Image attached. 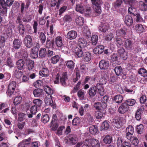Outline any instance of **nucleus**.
I'll list each match as a JSON object with an SVG mask.
<instances>
[{
  "instance_id": "nucleus-52",
  "label": "nucleus",
  "mask_w": 147,
  "mask_h": 147,
  "mask_svg": "<svg viewBox=\"0 0 147 147\" xmlns=\"http://www.w3.org/2000/svg\"><path fill=\"white\" fill-rule=\"evenodd\" d=\"M92 139L86 140L83 142L84 145L89 147L91 146Z\"/></svg>"
},
{
  "instance_id": "nucleus-1",
  "label": "nucleus",
  "mask_w": 147,
  "mask_h": 147,
  "mask_svg": "<svg viewBox=\"0 0 147 147\" xmlns=\"http://www.w3.org/2000/svg\"><path fill=\"white\" fill-rule=\"evenodd\" d=\"M70 47L71 49L74 51L76 56L79 57L82 56L84 53L83 51L84 48L78 46V44L74 41L70 42Z\"/></svg>"
},
{
  "instance_id": "nucleus-2",
  "label": "nucleus",
  "mask_w": 147,
  "mask_h": 147,
  "mask_svg": "<svg viewBox=\"0 0 147 147\" xmlns=\"http://www.w3.org/2000/svg\"><path fill=\"white\" fill-rule=\"evenodd\" d=\"M16 85V82L15 81L11 82L8 86V89L7 94L10 96L13 95Z\"/></svg>"
},
{
  "instance_id": "nucleus-50",
  "label": "nucleus",
  "mask_w": 147,
  "mask_h": 147,
  "mask_svg": "<svg viewBox=\"0 0 147 147\" xmlns=\"http://www.w3.org/2000/svg\"><path fill=\"white\" fill-rule=\"evenodd\" d=\"M26 114L23 113H20L18 115V119L20 121H23L26 118Z\"/></svg>"
},
{
  "instance_id": "nucleus-26",
  "label": "nucleus",
  "mask_w": 147,
  "mask_h": 147,
  "mask_svg": "<svg viewBox=\"0 0 147 147\" xmlns=\"http://www.w3.org/2000/svg\"><path fill=\"white\" fill-rule=\"evenodd\" d=\"M96 87L98 90L100 94L101 95H103L104 93L102 85L99 83H98L96 85Z\"/></svg>"
},
{
  "instance_id": "nucleus-44",
  "label": "nucleus",
  "mask_w": 147,
  "mask_h": 147,
  "mask_svg": "<svg viewBox=\"0 0 147 147\" xmlns=\"http://www.w3.org/2000/svg\"><path fill=\"white\" fill-rule=\"evenodd\" d=\"M138 73L142 76H147V71L144 69L140 68L138 71Z\"/></svg>"
},
{
  "instance_id": "nucleus-21",
  "label": "nucleus",
  "mask_w": 147,
  "mask_h": 147,
  "mask_svg": "<svg viewBox=\"0 0 147 147\" xmlns=\"http://www.w3.org/2000/svg\"><path fill=\"white\" fill-rule=\"evenodd\" d=\"M76 9V11L81 13H82L84 12V7L82 4L77 5Z\"/></svg>"
},
{
  "instance_id": "nucleus-56",
  "label": "nucleus",
  "mask_w": 147,
  "mask_h": 147,
  "mask_svg": "<svg viewBox=\"0 0 147 147\" xmlns=\"http://www.w3.org/2000/svg\"><path fill=\"white\" fill-rule=\"evenodd\" d=\"M135 146H137L138 143V138L135 137L132 138L131 139L130 141Z\"/></svg>"
},
{
  "instance_id": "nucleus-12",
  "label": "nucleus",
  "mask_w": 147,
  "mask_h": 147,
  "mask_svg": "<svg viewBox=\"0 0 147 147\" xmlns=\"http://www.w3.org/2000/svg\"><path fill=\"white\" fill-rule=\"evenodd\" d=\"M132 46L133 43L131 40L127 39L125 41L124 46L127 50H130L132 48Z\"/></svg>"
},
{
  "instance_id": "nucleus-4",
  "label": "nucleus",
  "mask_w": 147,
  "mask_h": 147,
  "mask_svg": "<svg viewBox=\"0 0 147 147\" xmlns=\"http://www.w3.org/2000/svg\"><path fill=\"white\" fill-rule=\"evenodd\" d=\"M24 42L27 47L31 48L32 45V40L31 36L29 35H27L24 38Z\"/></svg>"
},
{
  "instance_id": "nucleus-64",
  "label": "nucleus",
  "mask_w": 147,
  "mask_h": 147,
  "mask_svg": "<svg viewBox=\"0 0 147 147\" xmlns=\"http://www.w3.org/2000/svg\"><path fill=\"white\" fill-rule=\"evenodd\" d=\"M86 118L88 122L90 123H91L93 121L94 119L93 117L89 113L87 114Z\"/></svg>"
},
{
  "instance_id": "nucleus-59",
  "label": "nucleus",
  "mask_w": 147,
  "mask_h": 147,
  "mask_svg": "<svg viewBox=\"0 0 147 147\" xmlns=\"http://www.w3.org/2000/svg\"><path fill=\"white\" fill-rule=\"evenodd\" d=\"M19 30L20 34H24V27L22 24H20L19 26Z\"/></svg>"
},
{
  "instance_id": "nucleus-25",
  "label": "nucleus",
  "mask_w": 147,
  "mask_h": 147,
  "mask_svg": "<svg viewBox=\"0 0 147 147\" xmlns=\"http://www.w3.org/2000/svg\"><path fill=\"white\" fill-rule=\"evenodd\" d=\"M66 65L67 68L71 70L74 68V63L73 61H68L66 62Z\"/></svg>"
},
{
  "instance_id": "nucleus-43",
  "label": "nucleus",
  "mask_w": 147,
  "mask_h": 147,
  "mask_svg": "<svg viewBox=\"0 0 147 147\" xmlns=\"http://www.w3.org/2000/svg\"><path fill=\"white\" fill-rule=\"evenodd\" d=\"M128 8L129 13L132 14L134 15H136L137 12L136 11V9L133 6H131Z\"/></svg>"
},
{
  "instance_id": "nucleus-16",
  "label": "nucleus",
  "mask_w": 147,
  "mask_h": 147,
  "mask_svg": "<svg viewBox=\"0 0 147 147\" xmlns=\"http://www.w3.org/2000/svg\"><path fill=\"white\" fill-rule=\"evenodd\" d=\"M97 89L95 86L91 87L88 91L89 94L91 97L94 96L96 94Z\"/></svg>"
},
{
  "instance_id": "nucleus-10",
  "label": "nucleus",
  "mask_w": 147,
  "mask_h": 147,
  "mask_svg": "<svg viewBox=\"0 0 147 147\" xmlns=\"http://www.w3.org/2000/svg\"><path fill=\"white\" fill-rule=\"evenodd\" d=\"M67 79V73L66 72L63 73L60 79V82L62 86H64L66 85V81Z\"/></svg>"
},
{
  "instance_id": "nucleus-41",
  "label": "nucleus",
  "mask_w": 147,
  "mask_h": 147,
  "mask_svg": "<svg viewBox=\"0 0 147 147\" xmlns=\"http://www.w3.org/2000/svg\"><path fill=\"white\" fill-rule=\"evenodd\" d=\"M114 100L117 103H121L123 100V97L121 95H117L114 98Z\"/></svg>"
},
{
  "instance_id": "nucleus-5",
  "label": "nucleus",
  "mask_w": 147,
  "mask_h": 147,
  "mask_svg": "<svg viewBox=\"0 0 147 147\" xmlns=\"http://www.w3.org/2000/svg\"><path fill=\"white\" fill-rule=\"evenodd\" d=\"M117 52L121 58L125 60L127 59V53L123 47L119 49Z\"/></svg>"
},
{
  "instance_id": "nucleus-63",
  "label": "nucleus",
  "mask_w": 147,
  "mask_h": 147,
  "mask_svg": "<svg viewBox=\"0 0 147 147\" xmlns=\"http://www.w3.org/2000/svg\"><path fill=\"white\" fill-rule=\"evenodd\" d=\"M80 122L79 119L78 118H76L73 120L72 124L73 125L77 126L79 124Z\"/></svg>"
},
{
  "instance_id": "nucleus-28",
  "label": "nucleus",
  "mask_w": 147,
  "mask_h": 147,
  "mask_svg": "<svg viewBox=\"0 0 147 147\" xmlns=\"http://www.w3.org/2000/svg\"><path fill=\"white\" fill-rule=\"evenodd\" d=\"M74 71L76 73V77L73 79V81L74 82L76 83L80 78V75L78 68H76Z\"/></svg>"
},
{
  "instance_id": "nucleus-27",
  "label": "nucleus",
  "mask_w": 147,
  "mask_h": 147,
  "mask_svg": "<svg viewBox=\"0 0 147 147\" xmlns=\"http://www.w3.org/2000/svg\"><path fill=\"white\" fill-rule=\"evenodd\" d=\"M42 90L41 89H37L33 91V94L36 97H38L42 95Z\"/></svg>"
},
{
  "instance_id": "nucleus-24",
  "label": "nucleus",
  "mask_w": 147,
  "mask_h": 147,
  "mask_svg": "<svg viewBox=\"0 0 147 147\" xmlns=\"http://www.w3.org/2000/svg\"><path fill=\"white\" fill-rule=\"evenodd\" d=\"M22 42L19 39H15L13 42L14 47L15 49H19L21 46Z\"/></svg>"
},
{
  "instance_id": "nucleus-58",
  "label": "nucleus",
  "mask_w": 147,
  "mask_h": 147,
  "mask_svg": "<svg viewBox=\"0 0 147 147\" xmlns=\"http://www.w3.org/2000/svg\"><path fill=\"white\" fill-rule=\"evenodd\" d=\"M104 37L105 40L110 41L112 39L113 37V36L112 33H110L105 36Z\"/></svg>"
},
{
  "instance_id": "nucleus-46",
  "label": "nucleus",
  "mask_w": 147,
  "mask_h": 147,
  "mask_svg": "<svg viewBox=\"0 0 147 147\" xmlns=\"http://www.w3.org/2000/svg\"><path fill=\"white\" fill-rule=\"evenodd\" d=\"M91 40L92 44L96 45L97 43L98 40V36L96 35H94L91 37Z\"/></svg>"
},
{
  "instance_id": "nucleus-18",
  "label": "nucleus",
  "mask_w": 147,
  "mask_h": 147,
  "mask_svg": "<svg viewBox=\"0 0 147 147\" xmlns=\"http://www.w3.org/2000/svg\"><path fill=\"white\" fill-rule=\"evenodd\" d=\"M20 69H17V68H14V75L17 78H20L23 74V72L20 70Z\"/></svg>"
},
{
  "instance_id": "nucleus-35",
  "label": "nucleus",
  "mask_w": 147,
  "mask_h": 147,
  "mask_svg": "<svg viewBox=\"0 0 147 147\" xmlns=\"http://www.w3.org/2000/svg\"><path fill=\"white\" fill-rule=\"evenodd\" d=\"M114 70L116 75L117 76H119L122 73V70L121 66L116 67L114 69Z\"/></svg>"
},
{
  "instance_id": "nucleus-23",
  "label": "nucleus",
  "mask_w": 147,
  "mask_h": 147,
  "mask_svg": "<svg viewBox=\"0 0 147 147\" xmlns=\"http://www.w3.org/2000/svg\"><path fill=\"white\" fill-rule=\"evenodd\" d=\"M24 62L22 59H20L18 60L17 62V69H22L24 67Z\"/></svg>"
},
{
  "instance_id": "nucleus-14",
  "label": "nucleus",
  "mask_w": 147,
  "mask_h": 147,
  "mask_svg": "<svg viewBox=\"0 0 147 147\" xmlns=\"http://www.w3.org/2000/svg\"><path fill=\"white\" fill-rule=\"evenodd\" d=\"M39 75L42 77H47L49 76V70L46 68H43L40 71L39 73Z\"/></svg>"
},
{
  "instance_id": "nucleus-36",
  "label": "nucleus",
  "mask_w": 147,
  "mask_h": 147,
  "mask_svg": "<svg viewBox=\"0 0 147 147\" xmlns=\"http://www.w3.org/2000/svg\"><path fill=\"white\" fill-rule=\"evenodd\" d=\"M89 131L91 134L94 135L97 132V128L95 125H92L89 128Z\"/></svg>"
},
{
  "instance_id": "nucleus-31",
  "label": "nucleus",
  "mask_w": 147,
  "mask_h": 147,
  "mask_svg": "<svg viewBox=\"0 0 147 147\" xmlns=\"http://www.w3.org/2000/svg\"><path fill=\"white\" fill-rule=\"evenodd\" d=\"M99 141L97 140L92 139L91 146L92 147H100Z\"/></svg>"
},
{
  "instance_id": "nucleus-29",
  "label": "nucleus",
  "mask_w": 147,
  "mask_h": 147,
  "mask_svg": "<svg viewBox=\"0 0 147 147\" xmlns=\"http://www.w3.org/2000/svg\"><path fill=\"white\" fill-rule=\"evenodd\" d=\"M55 42L56 45L58 47H61L63 46L62 38L61 37L57 36L56 38Z\"/></svg>"
},
{
  "instance_id": "nucleus-57",
  "label": "nucleus",
  "mask_w": 147,
  "mask_h": 147,
  "mask_svg": "<svg viewBox=\"0 0 147 147\" xmlns=\"http://www.w3.org/2000/svg\"><path fill=\"white\" fill-rule=\"evenodd\" d=\"M127 103H126L128 105V106H132L135 104L136 102V100L134 99H129L126 100Z\"/></svg>"
},
{
  "instance_id": "nucleus-51",
  "label": "nucleus",
  "mask_w": 147,
  "mask_h": 147,
  "mask_svg": "<svg viewBox=\"0 0 147 147\" xmlns=\"http://www.w3.org/2000/svg\"><path fill=\"white\" fill-rule=\"evenodd\" d=\"M49 120V116L47 114L44 115L41 119V121L43 123H45L48 122Z\"/></svg>"
},
{
  "instance_id": "nucleus-48",
  "label": "nucleus",
  "mask_w": 147,
  "mask_h": 147,
  "mask_svg": "<svg viewBox=\"0 0 147 147\" xmlns=\"http://www.w3.org/2000/svg\"><path fill=\"white\" fill-rule=\"evenodd\" d=\"M115 42L118 47H120L123 44V42L121 39L118 38L117 36V38L115 39Z\"/></svg>"
},
{
  "instance_id": "nucleus-6",
  "label": "nucleus",
  "mask_w": 147,
  "mask_h": 147,
  "mask_svg": "<svg viewBox=\"0 0 147 147\" xmlns=\"http://www.w3.org/2000/svg\"><path fill=\"white\" fill-rule=\"evenodd\" d=\"M122 118L117 117L113 121V125L117 128L120 127L122 125Z\"/></svg>"
},
{
  "instance_id": "nucleus-38",
  "label": "nucleus",
  "mask_w": 147,
  "mask_h": 147,
  "mask_svg": "<svg viewBox=\"0 0 147 147\" xmlns=\"http://www.w3.org/2000/svg\"><path fill=\"white\" fill-rule=\"evenodd\" d=\"M104 142L106 144H110L112 141V138L110 135L106 136L103 140Z\"/></svg>"
},
{
  "instance_id": "nucleus-45",
  "label": "nucleus",
  "mask_w": 147,
  "mask_h": 147,
  "mask_svg": "<svg viewBox=\"0 0 147 147\" xmlns=\"http://www.w3.org/2000/svg\"><path fill=\"white\" fill-rule=\"evenodd\" d=\"M39 38L41 42L43 44L46 41V37L44 34L42 32H40L39 34Z\"/></svg>"
},
{
  "instance_id": "nucleus-60",
  "label": "nucleus",
  "mask_w": 147,
  "mask_h": 147,
  "mask_svg": "<svg viewBox=\"0 0 147 147\" xmlns=\"http://www.w3.org/2000/svg\"><path fill=\"white\" fill-rule=\"evenodd\" d=\"M144 129L143 125L142 124L138 125L137 127V130L138 134H141Z\"/></svg>"
},
{
  "instance_id": "nucleus-62",
  "label": "nucleus",
  "mask_w": 147,
  "mask_h": 147,
  "mask_svg": "<svg viewBox=\"0 0 147 147\" xmlns=\"http://www.w3.org/2000/svg\"><path fill=\"white\" fill-rule=\"evenodd\" d=\"M126 132L127 133L133 134L134 132V128L131 125H129L126 129Z\"/></svg>"
},
{
  "instance_id": "nucleus-32",
  "label": "nucleus",
  "mask_w": 147,
  "mask_h": 147,
  "mask_svg": "<svg viewBox=\"0 0 147 147\" xmlns=\"http://www.w3.org/2000/svg\"><path fill=\"white\" fill-rule=\"evenodd\" d=\"M47 51L45 48H42L39 51V55L41 57H44L47 55Z\"/></svg>"
},
{
  "instance_id": "nucleus-61",
  "label": "nucleus",
  "mask_w": 147,
  "mask_h": 147,
  "mask_svg": "<svg viewBox=\"0 0 147 147\" xmlns=\"http://www.w3.org/2000/svg\"><path fill=\"white\" fill-rule=\"evenodd\" d=\"M37 108L36 106H32L30 109V113L32 114H35L36 112Z\"/></svg>"
},
{
  "instance_id": "nucleus-30",
  "label": "nucleus",
  "mask_w": 147,
  "mask_h": 147,
  "mask_svg": "<svg viewBox=\"0 0 147 147\" xmlns=\"http://www.w3.org/2000/svg\"><path fill=\"white\" fill-rule=\"evenodd\" d=\"M69 139L73 144H75L77 142L78 139L76 135L71 134L69 136Z\"/></svg>"
},
{
  "instance_id": "nucleus-19",
  "label": "nucleus",
  "mask_w": 147,
  "mask_h": 147,
  "mask_svg": "<svg viewBox=\"0 0 147 147\" xmlns=\"http://www.w3.org/2000/svg\"><path fill=\"white\" fill-rule=\"evenodd\" d=\"M26 65L29 70H32L34 67V62L31 60L27 59L26 60Z\"/></svg>"
},
{
  "instance_id": "nucleus-53",
  "label": "nucleus",
  "mask_w": 147,
  "mask_h": 147,
  "mask_svg": "<svg viewBox=\"0 0 147 147\" xmlns=\"http://www.w3.org/2000/svg\"><path fill=\"white\" fill-rule=\"evenodd\" d=\"M33 102L34 104L40 107L42 104V101L40 99H35L33 100Z\"/></svg>"
},
{
  "instance_id": "nucleus-8",
  "label": "nucleus",
  "mask_w": 147,
  "mask_h": 147,
  "mask_svg": "<svg viewBox=\"0 0 147 147\" xmlns=\"http://www.w3.org/2000/svg\"><path fill=\"white\" fill-rule=\"evenodd\" d=\"M77 36L76 32L74 30H71L68 32L67 35V38L71 40L76 38Z\"/></svg>"
},
{
  "instance_id": "nucleus-15",
  "label": "nucleus",
  "mask_w": 147,
  "mask_h": 147,
  "mask_svg": "<svg viewBox=\"0 0 147 147\" xmlns=\"http://www.w3.org/2000/svg\"><path fill=\"white\" fill-rule=\"evenodd\" d=\"M84 18L82 17L77 16L76 18L75 21L76 24L79 26H82L84 22Z\"/></svg>"
},
{
  "instance_id": "nucleus-37",
  "label": "nucleus",
  "mask_w": 147,
  "mask_h": 147,
  "mask_svg": "<svg viewBox=\"0 0 147 147\" xmlns=\"http://www.w3.org/2000/svg\"><path fill=\"white\" fill-rule=\"evenodd\" d=\"M139 7L142 11H146L147 10V5L143 2L141 1L139 2Z\"/></svg>"
},
{
  "instance_id": "nucleus-13",
  "label": "nucleus",
  "mask_w": 147,
  "mask_h": 147,
  "mask_svg": "<svg viewBox=\"0 0 147 147\" xmlns=\"http://www.w3.org/2000/svg\"><path fill=\"white\" fill-rule=\"evenodd\" d=\"M124 22L127 26H131L132 25L133 22V20L132 17L128 15L126 16L124 19Z\"/></svg>"
},
{
  "instance_id": "nucleus-22",
  "label": "nucleus",
  "mask_w": 147,
  "mask_h": 147,
  "mask_svg": "<svg viewBox=\"0 0 147 147\" xmlns=\"http://www.w3.org/2000/svg\"><path fill=\"white\" fill-rule=\"evenodd\" d=\"M78 46H80L81 47H83L86 46V42L84 38H80L78 40Z\"/></svg>"
},
{
  "instance_id": "nucleus-49",
  "label": "nucleus",
  "mask_w": 147,
  "mask_h": 147,
  "mask_svg": "<svg viewBox=\"0 0 147 147\" xmlns=\"http://www.w3.org/2000/svg\"><path fill=\"white\" fill-rule=\"evenodd\" d=\"M59 57L58 55H56L53 57L51 59V63L53 64L57 63L59 61Z\"/></svg>"
},
{
  "instance_id": "nucleus-34",
  "label": "nucleus",
  "mask_w": 147,
  "mask_h": 147,
  "mask_svg": "<svg viewBox=\"0 0 147 147\" xmlns=\"http://www.w3.org/2000/svg\"><path fill=\"white\" fill-rule=\"evenodd\" d=\"M136 30L139 33L143 32L144 31V29L142 25L141 24H138L135 26Z\"/></svg>"
},
{
  "instance_id": "nucleus-3",
  "label": "nucleus",
  "mask_w": 147,
  "mask_h": 147,
  "mask_svg": "<svg viewBox=\"0 0 147 147\" xmlns=\"http://www.w3.org/2000/svg\"><path fill=\"white\" fill-rule=\"evenodd\" d=\"M45 102L47 105H50L53 108H55L56 107V104L53 101L51 95H48L45 98Z\"/></svg>"
},
{
  "instance_id": "nucleus-7",
  "label": "nucleus",
  "mask_w": 147,
  "mask_h": 147,
  "mask_svg": "<svg viewBox=\"0 0 147 147\" xmlns=\"http://www.w3.org/2000/svg\"><path fill=\"white\" fill-rule=\"evenodd\" d=\"M99 67L101 69H105L108 68L109 66V62L105 60H101L99 64Z\"/></svg>"
},
{
  "instance_id": "nucleus-20",
  "label": "nucleus",
  "mask_w": 147,
  "mask_h": 147,
  "mask_svg": "<svg viewBox=\"0 0 147 147\" xmlns=\"http://www.w3.org/2000/svg\"><path fill=\"white\" fill-rule=\"evenodd\" d=\"M84 36L89 38L90 36L91 32L88 27L87 26H85L83 28V31Z\"/></svg>"
},
{
  "instance_id": "nucleus-42",
  "label": "nucleus",
  "mask_w": 147,
  "mask_h": 147,
  "mask_svg": "<svg viewBox=\"0 0 147 147\" xmlns=\"http://www.w3.org/2000/svg\"><path fill=\"white\" fill-rule=\"evenodd\" d=\"M44 89L46 92L49 95H51L53 93V90L48 86H45Z\"/></svg>"
},
{
  "instance_id": "nucleus-47",
  "label": "nucleus",
  "mask_w": 147,
  "mask_h": 147,
  "mask_svg": "<svg viewBox=\"0 0 147 147\" xmlns=\"http://www.w3.org/2000/svg\"><path fill=\"white\" fill-rule=\"evenodd\" d=\"M125 33L126 31L125 29H121L117 31L116 35L117 37L122 36L125 35Z\"/></svg>"
},
{
  "instance_id": "nucleus-55",
  "label": "nucleus",
  "mask_w": 147,
  "mask_h": 147,
  "mask_svg": "<svg viewBox=\"0 0 147 147\" xmlns=\"http://www.w3.org/2000/svg\"><path fill=\"white\" fill-rule=\"evenodd\" d=\"M122 0H116V1L113 3V6L115 8H117L120 6L122 3Z\"/></svg>"
},
{
  "instance_id": "nucleus-40",
  "label": "nucleus",
  "mask_w": 147,
  "mask_h": 147,
  "mask_svg": "<svg viewBox=\"0 0 147 147\" xmlns=\"http://www.w3.org/2000/svg\"><path fill=\"white\" fill-rule=\"evenodd\" d=\"M22 101V98L20 96L16 97L14 99L13 103L15 105L20 104Z\"/></svg>"
},
{
  "instance_id": "nucleus-39",
  "label": "nucleus",
  "mask_w": 147,
  "mask_h": 147,
  "mask_svg": "<svg viewBox=\"0 0 147 147\" xmlns=\"http://www.w3.org/2000/svg\"><path fill=\"white\" fill-rule=\"evenodd\" d=\"M84 91L82 90H79L77 92V95L81 100H83L84 99Z\"/></svg>"
},
{
  "instance_id": "nucleus-33",
  "label": "nucleus",
  "mask_w": 147,
  "mask_h": 147,
  "mask_svg": "<svg viewBox=\"0 0 147 147\" xmlns=\"http://www.w3.org/2000/svg\"><path fill=\"white\" fill-rule=\"evenodd\" d=\"M83 57L84 60L88 61H89L91 59V56L90 53L89 52H85L83 54Z\"/></svg>"
},
{
  "instance_id": "nucleus-54",
  "label": "nucleus",
  "mask_w": 147,
  "mask_h": 147,
  "mask_svg": "<svg viewBox=\"0 0 147 147\" xmlns=\"http://www.w3.org/2000/svg\"><path fill=\"white\" fill-rule=\"evenodd\" d=\"M109 122L107 121L103 122L102 125V127L105 130H107L109 128Z\"/></svg>"
},
{
  "instance_id": "nucleus-9",
  "label": "nucleus",
  "mask_w": 147,
  "mask_h": 147,
  "mask_svg": "<svg viewBox=\"0 0 147 147\" xmlns=\"http://www.w3.org/2000/svg\"><path fill=\"white\" fill-rule=\"evenodd\" d=\"M128 108V106L126 102L124 103L119 107V111L120 113L123 114L127 111Z\"/></svg>"
},
{
  "instance_id": "nucleus-17",
  "label": "nucleus",
  "mask_w": 147,
  "mask_h": 147,
  "mask_svg": "<svg viewBox=\"0 0 147 147\" xmlns=\"http://www.w3.org/2000/svg\"><path fill=\"white\" fill-rule=\"evenodd\" d=\"M109 29V24L107 23L102 24L100 26V30L102 31L105 32Z\"/></svg>"
},
{
  "instance_id": "nucleus-11",
  "label": "nucleus",
  "mask_w": 147,
  "mask_h": 147,
  "mask_svg": "<svg viewBox=\"0 0 147 147\" xmlns=\"http://www.w3.org/2000/svg\"><path fill=\"white\" fill-rule=\"evenodd\" d=\"M104 48V46L102 45L98 46L94 49V53L96 54H101L103 51Z\"/></svg>"
}]
</instances>
